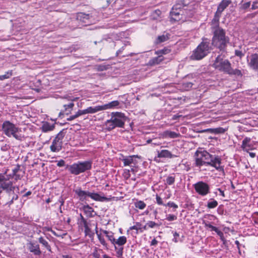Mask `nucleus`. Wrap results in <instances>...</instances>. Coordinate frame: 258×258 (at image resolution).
Listing matches in <instances>:
<instances>
[{
	"label": "nucleus",
	"instance_id": "6e6552de",
	"mask_svg": "<svg viewBox=\"0 0 258 258\" xmlns=\"http://www.w3.org/2000/svg\"><path fill=\"white\" fill-rule=\"evenodd\" d=\"M212 67L221 72L228 74L231 64L228 59H224L223 56L219 55L214 60Z\"/></svg>",
	"mask_w": 258,
	"mask_h": 258
},
{
	"label": "nucleus",
	"instance_id": "20e7f679",
	"mask_svg": "<svg viewBox=\"0 0 258 258\" xmlns=\"http://www.w3.org/2000/svg\"><path fill=\"white\" fill-rule=\"evenodd\" d=\"M2 131L8 137H14L18 141H22L23 136L19 134L21 130L13 123L9 120H5L2 124Z\"/></svg>",
	"mask_w": 258,
	"mask_h": 258
},
{
	"label": "nucleus",
	"instance_id": "f8f14e48",
	"mask_svg": "<svg viewBox=\"0 0 258 258\" xmlns=\"http://www.w3.org/2000/svg\"><path fill=\"white\" fill-rule=\"evenodd\" d=\"M185 15V11L174 10L172 9L170 12V17L172 20L178 21L183 20Z\"/></svg>",
	"mask_w": 258,
	"mask_h": 258
},
{
	"label": "nucleus",
	"instance_id": "aec40b11",
	"mask_svg": "<svg viewBox=\"0 0 258 258\" xmlns=\"http://www.w3.org/2000/svg\"><path fill=\"white\" fill-rule=\"evenodd\" d=\"M119 105V102L117 100L112 101L104 105H102L103 110L116 108Z\"/></svg>",
	"mask_w": 258,
	"mask_h": 258
},
{
	"label": "nucleus",
	"instance_id": "09e8293b",
	"mask_svg": "<svg viewBox=\"0 0 258 258\" xmlns=\"http://www.w3.org/2000/svg\"><path fill=\"white\" fill-rule=\"evenodd\" d=\"M165 206H168L169 207L173 208L175 209H176L178 208V205H176L175 203H174L173 202H169L167 205H165Z\"/></svg>",
	"mask_w": 258,
	"mask_h": 258
},
{
	"label": "nucleus",
	"instance_id": "6e6d98bb",
	"mask_svg": "<svg viewBox=\"0 0 258 258\" xmlns=\"http://www.w3.org/2000/svg\"><path fill=\"white\" fill-rule=\"evenodd\" d=\"M156 202L159 205H164L163 203L162 199L158 196H156Z\"/></svg>",
	"mask_w": 258,
	"mask_h": 258
},
{
	"label": "nucleus",
	"instance_id": "4c0bfd02",
	"mask_svg": "<svg viewBox=\"0 0 258 258\" xmlns=\"http://www.w3.org/2000/svg\"><path fill=\"white\" fill-rule=\"evenodd\" d=\"M64 129H63L62 130L60 131L57 134V135H56V136L55 137V138H54V140H56V141L62 142V139L64 138V136H65V134H66V132H64Z\"/></svg>",
	"mask_w": 258,
	"mask_h": 258
},
{
	"label": "nucleus",
	"instance_id": "423d86ee",
	"mask_svg": "<svg viewBox=\"0 0 258 258\" xmlns=\"http://www.w3.org/2000/svg\"><path fill=\"white\" fill-rule=\"evenodd\" d=\"M8 169L4 172L0 173V194L5 191L8 195H10L16 188L12 181L10 180L11 175H7Z\"/></svg>",
	"mask_w": 258,
	"mask_h": 258
},
{
	"label": "nucleus",
	"instance_id": "e433bc0d",
	"mask_svg": "<svg viewBox=\"0 0 258 258\" xmlns=\"http://www.w3.org/2000/svg\"><path fill=\"white\" fill-rule=\"evenodd\" d=\"M134 205L136 208L143 210L145 208L146 204L142 201H137L135 202Z\"/></svg>",
	"mask_w": 258,
	"mask_h": 258
},
{
	"label": "nucleus",
	"instance_id": "774afa93",
	"mask_svg": "<svg viewBox=\"0 0 258 258\" xmlns=\"http://www.w3.org/2000/svg\"><path fill=\"white\" fill-rule=\"evenodd\" d=\"M94 258H100V254L97 252H94L93 253Z\"/></svg>",
	"mask_w": 258,
	"mask_h": 258
},
{
	"label": "nucleus",
	"instance_id": "e2e57ef3",
	"mask_svg": "<svg viewBox=\"0 0 258 258\" xmlns=\"http://www.w3.org/2000/svg\"><path fill=\"white\" fill-rule=\"evenodd\" d=\"M65 165V161L63 160H60L57 162V166L58 167H63Z\"/></svg>",
	"mask_w": 258,
	"mask_h": 258
},
{
	"label": "nucleus",
	"instance_id": "f3484780",
	"mask_svg": "<svg viewBox=\"0 0 258 258\" xmlns=\"http://www.w3.org/2000/svg\"><path fill=\"white\" fill-rule=\"evenodd\" d=\"M157 157L158 158H172L176 157V156L173 155L171 152L167 150H162L161 151H158Z\"/></svg>",
	"mask_w": 258,
	"mask_h": 258
},
{
	"label": "nucleus",
	"instance_id": "a878e982",
	"mask_svg": "<svg viewBox=\"0 0 258 258\" xmlns=\"http://www.w3.org/2000/svg\"><path fill=\"white\" fill-rule=\"evenodd\" d=\"M83 210L87 217H92L94 216L93 213L95 212L94 209L89 205H87L83 207Z\"/></svg>",
	"mask_w": 258,
	"mask_h": 258
},
{
	"label": "nucleus",
	"instance_id": "bb28decb",
	"mask_svg": "<svg viewBox=\"0 0 258 258\" xmlns=\"http://www.w3.org/2000/svg\"><path fill=\"white\" fill-rule=\"evenodd\" d=\"M87 113L93 114L96 113L98 111L103 110L102 105L96 106L95 107H89L87 108Z\"/></svg>",
	"mask_w": 258,
	"mask_h": 258
},
{
	"label": "nucleus",
	"instance_id": "ea45409f",
	"mask_svg": "<svg viewBox=\"0 0 258 258\" xmlns=\"http://www.w3.org/2000/svg\"><path fill=\"white\" fill-rule=\"evenodd\" d=\"M13 75L12 71L10 70L6 72V74L4 75L0 76V80L2 81L5 79L10 78Z\"/></svg>",
	"mask_w": 258,
	"mask_h": 258
},
{
	"label": "nucleus",
	"instance_id": "5fc2aeb1",
	"mask_svg": "<svg viewBox=\"0 0 258 258\" xmlns=\"http://www.w3.org/2000/svg\"><path fill=\"white\" fill-rule=\"evenodd\" d=\"M250 6V2H248L243 3L242 5L241 8L243 10H245V9H247V8H249Z\"/></svg>",
	"mask_w": 258,
	"mask_h": 258
},
{
	"label": "nucleus",
	"instance_id": "c9c22d12",
	"mask_svg": "<svg viewBox=\"0 0 258 258\" xmlns=\"http://www.w3.org/2000/svg\"><path fill=\"white\" fill-rule=\"evenodd\" d=\"M228 75H235L237 76L241 77L242 76V74L241 73V71L238 69H233L231 67L230 69V71L229 73H228Z\"/></svg>",
	"mask_w": 258,
	"mask_h": 258
},
{
	"label": "nucleus",
	"instance_id": "052dcab7",
	"mask_svg": "<svg viewBox=\"0 0 258 258\" xmlns=\"http://www.w3.org/2000/svg\"><path fill=\"white\" fill-rule=\"evenodd\" d=\"M20 169V166L19 165H17L14 169H13V174H16V173H17L18 171Z\"/></svg>",
	"mask_w": 258,
	"mask_h": 258
},
{
	"label": "nucleus",
	"instance_id": "49530a36",
	"mask_svg": "<svg viewBox=\"0 0 258 258\" xmlns=\"http://www.w3.org/2000/svg\"><path fill=\"white\" fill-rule=\"evenodd\" d=\"M74 106V104L72 102L68 104H65L63 105V107L64 108V109L66 111H67L68 109H70L69 112H70L72 110L73 107Z\"/></svg>",
	"mask_w": 258,
	"mask_h": 258
},
{
	"label": "nucleus",
	"instance_id": "ddd939ff",
	"mask_svg": "<svg viewBox=\"0 0 258 258\" xmlns=\"http://www.w3.org/2000/svg\"><path fill=\"white\" fill-rule=\"evenodd\" d=\"M74 191L78 196L80 201L83 202L87 199V197H89L90 191L83 190L81 187L74 189Z\"/></svg>",
	"mask_w": 258,
	"mask_h": 258
},
{
	"label": "nucleus",
	"instance_id": "412c9836",
	"mask_svg": "<svg viewBox=\"0 0 258 258\" xmlns=\"http://www.w3.org/2000/svg\"><path fill=\"white\" fill-rule=\"evenodd\" d=\"M251 139L248 137L245 138L242 141L241 147L243 151L247 152L251 149L252 145L249 143Z\"/></svg>",
	"mask_w": 258,
	"mask_h": 258
},
{
	"label": "nucleus",
	"instance_id": "4468645a",
	"mask_svg": "<svg viewBox=\"0 0 258 258\" xmlns=\"http://www.w3.org/2000/svg\"><path fill=\"white\" fill-rule=\"evenodd\" d=\"M28 249L30 252L35 255H40L41 253L39 245L36 242H30L28 244Z\"/></svg>",
	"mask_w": 258,
	"mask_h": 258
},
{
	"label": "nucleus",
	"instance_id": "cd10ccee",
	"mask_svg": "<svg viewBox=\"0 0 258 258\" xmlns=\"http://www.w3.org/2000/svg\"><path fill=\"white\" fill-rule=\"evenodd\" d=\"M42 131L44 133L53 131L54 128V124H50L49 123L46 122L42 126Z\"/></svg>",
	"mask_w": 258,
	"mask_h": 258
},
{
	"label": "nucleus",
	"instance_id": "a18cd8bd",
	"mask_svg": "<svg viewBox=\"0 0 258 258\" xmlns=\"http://www.w3.org/2000/svg\"><path fill=\"white\" fill-rule=\"evenodd\" d=\"M147 226H148L149 228H154L155 227H157L159 226V224L156 223V222L152 221H149L147 223Z\"/></svg>",
	"mask_w": 258,
	"mask_h": 258
},
{
	"label": "nucleus",
	"instance_id": "4d7b16f0",
	"mask_svg": "<svg viewBox=\"0 0 258 258\" xmlns=\"http://www.w3.org/2000/svg\"><path fill=\"white\" fill-rule=\"evenodd\" d=\"M77 113L79 116L84 115V114H88L87 109H84V110H79L77 112Z\"/></svg>",
	"mask_w": 258,
	"mask_h": 258
},
{
	"label": "nucleus",
	"instance_id": "9d476101",
	"mask_svg": "<svg viewBox=\"0 0 258 258\" xmlns=\"http://www.w3.org/2000/svg\"><path fill=\"white\" fill-rule=\"evenodd\" d=\"M137 158L141 159V156L139 155H132L124 157L121 160L123 162L124 166H130L131 167H136L138 164Z\"/></svg>",
	"mask_w": 258,
	"mask_h": 258
},
{
	"label": "nucleus",
	"instance_id": "2eb2a0df",
	"mask_svg": "<svg viewBox=\"0 0 258 258\" xmlns=\"http://www.w3.org/2000/svg\"><path fill=\"white\" fill-rule=\"evenodd\" d=\"M62 145V142L56 141V140H53L50 149L53 152H58L61 150Z\"/></svg>",
	"mask_w": 258,
	"mask_h": 258
},
{
	"label": "nucleus",
	"instance_id": "473e14b6",
	"mask_svg": "<svg viewBox=\"0 0 258 258\" xmlns=\"http://www.w3.org/2000/svg\"><path fill=\"white\" fill-rule=\"evenodd\" d=\"M95 230H96V234L97 235V237H98V240H99L100 242L103 246H104L106 247H107V244L106 243V242L104 238H103V237L101 236V234L100 233H98V231L97 230V225L96 226Z\"/></svg>",
	"mask_w": 258,
	"mask_h": 258
},
{
	"label": "nucleus",
	"instance_id": "c756f323",
	"mask_svg": "<svg viewBox=\"0 0 258 258\" xmlns=\"http://www.w3.org/2000/svg\"><path fill=\"white\" fill-rule=\"evenodd\" d=\"M126 242V238L124 236H120L117 239H115V241L112 243L113 244H117L118 246H122Z\"/></svg>",
	"mask_w": 258,
	"mask_h": 258
},
{
	"label": "nucleus",
	"instance_id": "bf43d9fd",
	"mask_svg": "<svg viewBox=\"0 0 258 258\" xmlns=\"http://www.w3.org/2000/svg\"><path fill=\"white\" fill-rule=\"evenodd\" d=\"M116 253H117V256H122V253H123V247H120L118 248V249H117Z\"/></svg>",
	"mask_w": 258,
	"mask_h": 258
},
{
	"label": "nucleus",
	"instance_id": "58836bf2",
	"mask_svg": "<svg viewBox=\"0 0 258 258\" xmlns=\"http://www.w3.org/2000/svg\"><path fill=\"white\" fill-rule=\"evenodd\" d=\"M11 195H13L12 199L7 203L6 205H8L9 206H11L14 203V201L17 200L18 199V196L15 194L14 191L13 192H12L10 195H9V196H11Z\"/></svg>",
	"mask_w": 258,
	"mask_h": 258
},
{
	"label": "nucleus",
	"instance_id": "f257e3e1",
	"mask_svg": "<svg viewBox=\"0 0 258 258\" xmlns=\"http://www.w3.org/2000/svg\"><path fill=\"white\" fill-rule=\"evenodd\" d=\"M196 166L201 168L203 165L211 166L224 173V167L221 166V158L219 156H213L207 151L202 149L198 150L195 154Z\"/></svg>",
	"mask_w": 258,
	"mask_h": 258
},
{
	"label": "nucleus",
	"instance_id": "72a5a7b5",
	"mask_svg": "<svg viewBox=\"0 0 258 258\" xmlns=\"http://www.w3.org/2000/svg\"><path fill=\"white\" fill-rule=\"evenodd\" d=\"M102 232L105 235V236L108 238V240H110L112 243L115 241V238L113 236V234L111 232L103 230Z\"/></svg>",
	"mask_w": 258,
	"mask_h": 258
},
{
	"label": "nucleus",
	"instance_id": "6ab92c4d",
	"mask_svg": "<svg viewBox=\"0 0 258 258\" xmlns=\"http://www.w3.org/2000/svg\"><path fill=\"white\" fill-rule=\"evenodd\" d=\"M227 130V128H224L223 127H219L215 128H207L206 130H203L201 132H202V133L209 132L210 133L219 134H223Z\"/></svg>",
	"mask_w": 258,
	"mask_h": 258
},
{
	"label": "nucleus",
	"instance_id": "5701e85b",
	"mask_svg": "<svg viewBox=\"0 0 258 258\" xmlns=\"http://www.w3.org/2000/svg\"><path fill=\"white\" fill-rule=\"evenodd\" d=\"M170 35L168 33L164 32L162 35L158 36L156 38L155 43L156 44L161 43L167 41L170 38Z\"/></svg>",
	"mask_w": 258,
	"mask_h": 258
},
{
	"label": "nucleus",
	"instance_id": "2f4dec72",
	"mask_svg": "<svg viewBox=\"0 0 258 258\" xmlns=\"http://www.w3.org/2000/svg\"><path fill=\"white\" fill-rule=\"evenodd\" d=\"M164 59L163 57L161 55H159L157 57H154L150 61V64L155 65L159 64Z\"/></svg>",
	"mask_w": 258,
	"mask_h": 258
},
{
	"label": "nucleus",
	"instance_id": "de8ad7c7",
	"mask_svg": "<svg viewBox=\"0 0 258 258\" xmlns=\"http://www.w3.org/2000/svg\"><path fill=\"white\" fill-rule=\"evenodd\" d=\"M166 219L169 221H172L177 219L175 215L169 214L166 216Z\"/></svg>",
	"mask_w": 258,
	"mask_h": 258
},
{
	"label": "nucleus",
	"instance_id": "0eeeda50",
	"mask_svg": "<svg viewBox=\"0 0 258 258\" xmlns=\"http://www.w3.org/2000/svg\"><path fill=\"white\" fill-rule=\"evenodd\" d=\"M210 42L207 40H203L193 51L190 58L193 60H200L205 57L210 52Z\"/></svg>",
	"mask_w": 258,
	"mask_h": 258
},
{
	"label": "nucleus",
	"instance_id": "37998d69",
	"mask_svg": "<svg viewBox=\"0 0 258 258\" xmlns=\"http://www.w3.org/2000/svg\"><path fill=\"white\" fill-rule=\"evenodd\" d=\"M175 182V177L174 176H168L166 180V183L168 185H171L173 184Z\"/></svg>",
	"mask_w": 258,
	"mask_h": 258
},
{
	"label": "nucleus",
	"instance_id": "1a4fd4ad",
	"mask_svg": "<svg viewBox=\"0 0 258 258\" xmlns=\"http://www.w3.org/2000/svg\"><path fill=\"white\" fill-rule=\"evenodd\" d=\"M196 192L201 196H206L210 193V186L203 181H198L193 185Z\"/></svg>",
	"mask_w": 258,
	"mask_h": 258
},
{
	"label": "nucleus",
	"instance_id": "f704fd0d",
	"mask_svg": "<svg viewBox=\"0 0 258 258\" xmlns=\"http://www.w3.org/2000/svg\"><path fill=\"white\" fill-rule=\"evenodd\" d=\"M39 242L42 244L48 250H51V247L48 244V242L43 238L42 237H40L38 239Z\"/></svg>",
	"mask_w": 258,
	"mask_h": 258
},
{
	"label": "nucleus",
	"instance_id": "c85d7f7f",
	"mask_svg": "<svg viewBox=\"0 0 258 258\" xmlns=\"http://www.w3.org/2000/svg\"><path fill=\"white\" fill-rule=\"evenodd\" d=\"M218 205V202L214 199L211 198L207 202V207L208 209H214L217 207Z\"/></svg>",
	"mask_w": 258,
	"mask_h": 258
},
{
	"label": "nucleus",
	"instance_id": "f03ea898",
	"mask_svg": "<svg viewBox=\"0 0 258 258\" xmlns=\"http://www.w3.org/2000/svg\"><path fill=\"white\" fill-rule=\"evenodd\" d=\"M111 117L104 123L105 129L111 131L116 127L123 128L127 119L124 113L120 112H113L110 114Z\"/></svg>",
	"mask_w": 258,
	"mask_h": 258
},
{
	"label": "nucleus",
	"instance_id": "7ed1b4c3",
	"mask_svg": "<svg viewBox=\"0 0 258 258\" xmlns=\"http://www.w3.org/2000/svg\"><path fill=\"white\" fill-rule=\"evenodd\" d=\"M214 35L212 38V44L221 51H224L229 42V38L225 35L224 29L217 27L213 30Z\"/></svg>",
	"mask_w": 258,
	"mask_h": 258
},
{
	"label": "nucleus",
	"instance_id": "9b49d317",
	"mask_svg": "<svg viewBox=\"0 0 258 258\" xmlns=\"http://www.w3.org/2000/svg\"><path fill=\"white\" fill-rule=\"evenodd\" d=\"M248 66L251 69L258 71V54H251L248 60Z\"/></svg>",
	"mask_w": 258,
	"mask_h": 258
},
{
	"label": "nucleus",
	"instance_id": "dca6fc26",
	"mask_svg": "<svg viewBox=\"0 0 258 258\" xmlns=\"http://www.w3.org/2000/svg\"><path fill=\"white\" fill-rule=\"evenodd\" d=\"M231 0H222L219 4L216 12L220 14L231 4Z\"/></svg>",
	"mask_w": 258,
	"mask_h": 258
},
{
	"label": "nucleus",
	"instance_id": "39448f33",
	"mask_svg": "<svg viewBox=\"0 0 258 258\" xmlns=\"http://www.w3.org/2000/svg\"><path fill=\"white\" fill-rule=\"evenodd\" d=\"M92 162L90 160L78 161L72 165H67L66 166V169H68L72 174L78 175L81 173L90 170L92 168Z\"/></svg>",
	"mask_w": 258,
	"mask_h": 258
},
{
	"label": "nucleus",
	"instance_id": "603ef678",
	"mask_svg": "<svg viewBox=\"0 0 258 258\" xmlns=\"http://www.w3.org/2000/svg\"><path fill=\"white\" fill-rule=\"evenodd\" d=\"M235 55L241 58L242 57L244 56V54L242 52V51L240 50H235Z\"/></svg>",
	"mask_w": 258,
	"mask_h": 258
},
{
	"label": "nucleus",
	"instance_id": "338daca9",
	"mask_svg": "<svg viewBox=\"0 0 258 258\" xmlns=\"http://www.w3.org/2000/svg\"><path fill=\"white\" fill-rule=\"evenodd\" d=\"M158 241L155 238H154L151 242V245H156Z\"/></svg>",
	"mask_w": 258,
	"mask_h": 258
},
{
	"label": "nucleus",
	"instance_id": "7c9ffc66",
	"mask_svg": "<svg viewBox=\"0 0 258 258\" xmlns=\"http://www.w3.org/2000/svg\"><path fill=\"white\" fill-rule=\"evenodd\" d=\"M221 14L218 13L217 12H216L214 15V17L212 20V24L214 26L213 27V30H214L215 28H216L219 26V21L220 17H221Z\"/></svg>",
	"mask_w": 258,
	"mask_h": 258
},
{
	"label": "nucleus",
	"instance_id": "0e129e2a",
	"mask_svg": "<svg viewBox=\"0 0 258 258\" xmlns=\"http://www.w3.org/2000/svg\"><path fill=\"white\" fill-rule=\"evenodd\" d=\"M11 175V177H10L12 178V176H14L15 177V179L16 180H19L21 179V177L20 175L18 174L17 173H16V174H10Z\"/></svg>",
	"mask_w": 258,
	"mask_h": 258
},
{
	"label": "nucleus",
	"instance_id": "4be33fe9",
	"mask_svg": "<svg viewBox=\"0 0 258 258\" xmlns=\"http://www.w3.org/2000/svg\"><path fill=\"white\" fill-rule=\"evenodd\" d=\"M141 226H142V224L141 223L136 222V225L130 227L127 232H128L129 230H135L136 232H133L131 233V234L133 236H134L135 234V235L138 234L139 232L142 233V232H143V230H142Z\"/></svg>",
	"mask_w": 258,
	"mask_h": 258
},
{
	"label": "nucleus",
	"instance_id": "79ce46f5",
	"mask_svg": "<svg viewBox=\"0 0 258 258\" xmlns=\"http://www.w3.org/2000/svg\"><path fill=\"white\" fill-rule=\"evenodd\" d=\"M166 135L169 137L171 138H176L179 137V134L174 132L172 131H166L165 132Z\"/></svg>",
	"mask_w": 258,
	"mask_h": 258
},
{
	"label": "nucleus",
	"instance_id": "a19ab883",
	"mask_svg": "<svg viewBox=\"0 0 258 258\" xmlns=\"http://www.w3.org/2000/svg\"><path fill=\"white\" fill-rule=\"evenodd\" d=\"M193 85V83L191 82H184L182 84V88L186 91H188L192 88Z\"/></svg>",
	"mask_w": 258,
	"mask_h": 258
},
{
	"label": "nucleus",
	"instance_id": "c03bdc74",
	"mask_svg": "<svg viewBox=\"0 0 258 258\" xmlns=\"http://www.w3.org/2000/svg\"><path fill=\"white\" fill-rule=\"evenodd\" d=\"M170 51H171L170 49H169L168 48H165L164 49L159 50L157 51H156V54L158 55H162V54H165L169 53V52H170Z\"/></svg>",
	"mask_w": 258,
	"mask_h": 258
},
{
	"label": "nucleus",
	"instance_id": "864d4df0",
	"mask_svg": "<svg viewBox=\"0 0 258 258\" xmlns=\"http://www.w3.org/2000/svg\"><path fill=\"white\" fill-rule=\"evenodd\" d=\"M211 229L212 231H214L216 232L217 233V234H218L219 235H223L222 232L221 231H220L218 229V228H217L216 227L212 226V227H211Z\"/></svg>",
	"mask_w": 258,
	"mask_h": 258
},
{
	"label": "nucleus",
	"instance_id": "13d9d810",
	"mask_svg": "<svg viewBox=\"0 0 258 258\" xmlns=\"http://www.w3.org/2000/svg\"><path fill=\"white\" fill-rule=\"evenodd\" d=\"M10 148V146L8 144H5L1 146V149L3 151H7Z\"/></svg>",
	"mask_w": 258,
	"mask_h": 258
},
{
	"label": "nucleus",
	"instance_id": "393cba45",
	"mask_svg": "<svg viewBox=\"0 0 258 258\" xmlns=\"http://www.w3.org/2000/svg\"><path fill=\"white\" fill-rule=\"evenodd\" d=\"M185 6L186 4L184 3V0H178L172 9H173L174 10L185 11L183 8Z\"/></svg>",
	"mask_w": 258,
	"mask_h": 258
},
{
	"label": "nucleus",
	"instance_id": "3c124183",
	"mask_svg": "<svg viewBox=\"0 0 258 258\" xmlns=\"http://www.w3.org/2000/svg\"><path fill=\"white\" fill-rule=\"evenodd\" d=\"M83 225H84V227L85 228V233L86 235H89V233L91 232V229L89 227L87 222L84 224Z\"/></svg>",
	"mask_w": 258,
	"mask_h": 258
},
{
	"label": "nucleus",
	"instance_id": "b1692460",
	"mask_svg": "<svg viewBox=\"0 0 258 258\" xmlns=\"http://www.w3.org/2000/svg\"><path fill=\"white\" fill-rule=\"evenodd\" d=\"M89 197L94 201L103 202L107 200V198L99 195L98 193L90 192Z\"/></svg>",
	"mask_w": 258,
	"mask_h": 258
},
{
	"label": "nucleus",
	"instance_id": "69168bd1",
	"mask_svg": "<svg viewBox=\"0 0 258 258\" xmlns=\"http://www.w3.org/2000/svg\"><path fill=\"white\" fill-rule=\"evenodd\" d=\"M217 190H218L220 192V194L221 196H222L224 198L225 197L224 191L221 188H217Z\"/></svg>",
	"mask_w": 258,
	"mask_h": 258
},
{
	"label": "nucleus",
	"instance_id": "a211bd4d",
	"mask_svg": "<svg viewBox=\"0 0 258 258\" xmlns=\"http://www.w3.org/2000/svg\"><path fill=\"white\" fill-rule=\"evenodd\" d=\"M91 16L90 14H86L83 13H79L77 14V19L82 22L84 23L89 24L90 23V19Z\"/></svg>",
	"mask_w": 258,
	"mask_h": 258
},
{
	"label": "nucleus",
	"instance_id": "8fccbe9b",
	"mask_svg": "<svg viewBox=\"0 0 258 258\" xmlns=\"http://www.w3.org/2000/svg\"><path fill=\"white\" fill-rule=\"evenodd\" d=\"M173 236H174V238L173 239V241H174L175 242H177L178 241H182V239H179L178 238L179 236V235L176 232H174L173 233Z\"/></svg>",
	"mask_w": 258,
	"mask_h": 258
},
{
	"label": "nucleus",
	"instance_id": "680f3d73",
	"mask_svg": "<svg viewBox=\"0 0 258 258\" xmlns=\"http://www.w3.org/2000/svg\"><path fill=\"white\" fill-rule=\"evenodd\" d=\"M78 117H79V116H78L77 113L76 112L75 114L70 116L69 118H68L67 119V120L68 121H71V120H73L75 119V118H77Z\"/></svg>",
	"mask_w": 258,
	"mask_h": 258
}]
</instances>
